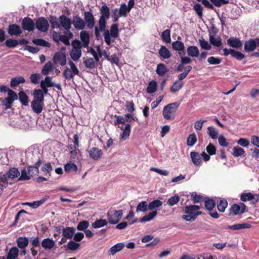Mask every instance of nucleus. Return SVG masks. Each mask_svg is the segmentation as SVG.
<instances>
[{"instance_id":"45","label":"nucleus","mask_w":259,"mask_h":259,"mask_svg":"<svg viewBox=\"0 0 259 259\" xmlns=\"http://www.w3.org/2000/svg\"><path fill=\"white\" fill-rule=\"evenodd\" d=\"M40 170L42 172V175L45 176L49 175L50 176V172L52 170V166L50 162H48L42 165Z\"/></svg>"},{"instance_id":"20","label":"nucleus","mask_w":259,"mask_h":259,"mask_svg":"<svg viewBox=\"0 0 259 259\" xmlns=\"http://www.w3.org/2000/svg\"><path fill=\"white\" fill-rule=\"evenodd\" d=\"M216 204L218 210H225L228 206V202L224 198L216 197Z\"/></svg>"},{"instance_id":"10","label":"nucleus","mask_w":259,"mask_h":259,"mask_svg":"<svg viewBox=\"0 0 259 259\" xmlns=\"http://www.w3.org/2000/svg\"><path fill=\"white\" fill-rule=\"evenodd\" d=\"M84 19L87 24V26L90 29H92L95 24V18L92 12H85L84 14Z\"/></svg>"},{"instance_id":"55","label":"nucleus","mask_w":259,"mask_h":259,"mask_svg":"<svg viewBox=\"0 0 259 259\" xmlns=\"http://www.w3.org/2000/svg\"><path fill=\"white\" fill-rule=\"evenodd\" d=\"M193 10L197 14L199 18H202L203 16V8L202 6L198 3L195 4L193 6Z\"/></svg>"},{"instance_id":"62","label":"nucleus","mask_w":259,"mask_h":259,"mask_svg":"<svg viewBox=\"0 0 259 259\" xmlns=\"http://www.w3.org/2000/svg\"><path fill=\"white\" fill-rule=\"evenodd\" d=\"M157 90V83L155 81H152L149 83L147 88V92L152 94L154 93Z\"/></svg>"},{"instance_id":"7","label":"nucleus","mask_w":259,"mask_h":259,"mask_svg":"<svg viewBox=\"0 0 259 259\" xmlns=\"http://www.w3.org/2000/svg\"><path fill=\"white\" fill-rule=\"evenodd\" d=\"M7 31L10 36H19L23 32L21 27L16 24H10L7 28Z\"/></svg>"},{"instance_id":"1","label":"nucleus","mask_w":259,"mask_h":259,"mask_svg":"<svg viewBox=\"0 0 259 259\" xmlns=\"http://www.w3.org/2000/svg\"><path fill=\"white\" fill-rule=\"evenodd\" d=\"M42 162V161L39 157L38 152L29 153L27 156V163H33L34 165L28 166L27 169H23L18 180L19 181H27L30 180L31 177L37 175L39 173V167Z\"/></svg>"},{"instance_id":"16","label":"nucleus","mask_w":259,"mask_h":259,"mask_svg":"<svg viewBox=\"0 0 259 259\" xmlns=\"http://www.w3.org/2000/svg\"><path fill=\"white\" fill-rule=\"evenodd\" d=\"M118 127L123 132L120 136V138L122 140H125L127 139L130 135L131 133V124L129 123L125 124V126L123 125L120 126L117 125Z\"/></svg>"},{"instance_id":"53","label":"nucleus","mask_w":259,"mask_h":259,"mask_svg":"<svg viewBox=\"0 0 259 259\" xmlns=\"http://www.w3.org/2000/svg\"><path fill=\"white\" fill-rule=\"evenodd\" d=\"M64 169L66 172H70L71 171L76 172L77 170V166L74 163H67L64 166Z\"/></svg>"},{"instance_id":"3","label":"nucleus","mask_w":259,"mask_h":259,"mask_svg":"<svg viewBox=\"0 0 259 259\" xmlns=\"http://www.w3.org/2000/svg\"><path fill=\"white\" fill-rule=\"evenodd\" d=\"M101 16L99 20V25L100 30L102 31H105L106 26V20L110 17V13L109 8L106 5H103L100 9Z\"/></svg>"},{"instance_id":"41","label":"nucleus","mask_w":259,"mask_h":259,"mask_svg":"<svg viewBox=\"0 0 259 259\" xmlns=\"http://www.w3.org/2000/svg\"><path fill=\"white\" fill-rule=\"evenodd\" d=\"M209 41L211 45L213 46L220 47L222 46V39L220 37L217 38L214 37L213 35H209Z\"/></svg>"},{"instance_id":"4","label":"nucleus","mask_w":259,"mask_h":259,"mask_svg":"<svg viewBox=\"0 0 259 259\" xmlns=\"http://www.w3.org/2000/svg\"><path fill=\"white\" fill-rule=\"evenodd\" d=\"M36 28L41 32L48 31L49 28V24L48 20L44 17H39L35 22Z\"/></svg>"},{"instance_id":"54","label":"nucleus","mask_w":259,"mask_h":259,"mask_svg":"<svg viewBox=\"0 0 259 259\" xmlns=\"http://www.w3.org/2000/svg\"><path fill=\"white\" fill-rule=\"evenodd\" d=\"M244 150L239 146L234 147L233 149L232 154L234 157H239L244 155Z\"/></svg>"},{"instance_id":"31","label":"nucleus","mask_w":259,"mask_h":259,"mask_svg":"<svg viewBox=\"0 0 259 259\" xmlns=\"http://www.w3.org/2000/svg\"><path fill=\"white\" fill-rule=\"evenodd\" d=\"M18 246L20 248H25L28 245L29 240L27 237H19L17 240Z\"/></svg>"},{"instance_id":"18","label":"nucleus","mask_w":259,"mask_h":259,"mask_svg":"<svg viewBox=\"0 0 259 259\" xmlns=\"http://www.w3.org/2000/svg\"><path fill=\"white\" fill-rule=\"evenodd\" d=\"M227 44L234 48H239L242 46V42L239 38L236 37H231L227 39Z\"/></svg>"},{"instance_id":"25","label":"nucleus","mask_w":259,"mask_h":259,"mask_svg":"<svg viewBox=\"0 0 259 259\" xmlns=\"http://www.w3.org/2000/svg\"><path fill=\"white\" fill-rule=\"evenodd\" d=\"M45 200L44 199H41L39 201H34L32 203L30 202H25V203H22L19 207L17 209H20V210H24L23 208L21 206V205H29L31 206L32 208H36L38 206H39L40 205L42 204Z\"/></svg>"},{"instance_id":"23","label":"nucleus","mask_w":259,"mask_h":259,"mask_svg":"<svg viewBox=\"0 0 259 259\" xmlns=\"http://www.w3.org/2000/svg\"><path fill=\"white\" fill-rule=\"evenodd\" d=\"M75 229L73 227L63 228L62 230L63 236L67 239H71L74 235Z\"/></svg>"},{"instance_id":"48","label":"nucleus","mask_w":259,"mask_h":259,"mask_svg":"<svg viewBox=\"0 0 259 259\" xmlns=\"http://www.w3.org/2000/svg\"><path fill=\"white\" fill-rule=\"evenodd\" d=\"M172 47L174 50L178 51H181L184 50L185 46L183 42L176 40L172 43Z\"/></svg>"},{"instance_id":"49","label":"nucleus","mask_w":259,"mask_h":259,"mask_svg":"<svg viewBox=\"0 0 259 259\" xmlns=\"http://www.w3.org/2000/svg\"><path fill=\"white\" fill-rule=\"evenodd\" d=\"M63 75L66 80H70L73 79L74 74L68 67H66L63 72Z\"/></svg>"},{"instance_id":"33","label":"nucleus","mask_w":259,"mask_h":259,"mask_svg":"<svg viewBox=\"0 0 259 259\" xmlns=\"http://www.w3.org/2000/svg\"><path fill=\"white\" fill-rule=\"evenodd\" d=\"M6 173L10 179H14L18 177V176L20 175V172L18 169L16 167L10 168L8 171H7Z\"/></svg>"},{"instance_id":"14","label":"nucleus","mask_w":259,"mask_h":259,"mask_svg":"<svg viewBox=\"0 0 259 259\" xmlns=\"http://www.w3.org/2000/svg\"><path fill=\"white\" fill-rule=\"evenodd\" d=\"M55 63H58L61 66H64L66 63V57L64 53L56 52L53 57Z\"/></svg>"},{"instance_id":"61","label":"nucleus","mask_w":259,"mask_h":259,"mask_svg":"<svg viewBox=\"0 0 259 259\" xmlns=\"http://www.w3.org/2000/svg\"><path fill=\"white\" fill-rule=\"evenodd\" d=\"M106 58L112 63H114L118 65L119 63V59L116 54H114L109 56L106 53H105Z\"/></svg>"},{"instance_id":"56","label":"nucleus","mask_w":259,"mask_h":259,"mask_svg":"<svg viewBox=\"0 0 259 259\" xmlns=\"http://www.w3.org/2000/svg\"><path fill=\"white\" fill-rule=\"evenodd\" d=\"M191 198L195 203L203 201L204 200V198L202 195L197 194L195 192L191 194Z\"/></svg>"},{"instance_id":"44","label":"nucleus","mask_w":259,"mask_h":259,"mask_svg":"<svg viewBox=\"0 0 259 259\" xmlns=\"http://www.w3.org/2000/svg\"><path fill=\"white\" fill-rule=\"evenodd\" d=\"M197 141L196 134L195 133L191 134L187 138V144L188 146L192 147L196 143Z\"/></svg>"},{"instance_id":"32","label":"nucleus","mask_w":259,"mask_h":259,"mask_svg":"<svg viewBox=\"0 0 259 259\" xmlns=\"http://www.w3.org/2000/svg\"><path fill=\"white\" fill-rule=\"evenodd\" d=\"M33 100L34 101L44 102V95L41 89H35L33 92Z\"/></svg>"},{"instance_id":"9","label":"nucleus","mask_w":259,"mask_h":259,"mask_svg":"<svg viewBox=\"0 0 259 259\" xmlns=\"http://www.w3.org/2000/svg\"><path fill=\"white\" fill-rule=\"evenodd\" d=\"M89 156L94 160H99L102 157L103 151L97 147H92L88 151Z\"/></svg>"},{"instance_id":"19","label":"nucleus","mask_w":259,"mask_h":259,"mask_svg":"<svg viewBox=\"0 0 259 259\" xmlns=\"http://www.w3.org/2000/svg\"><path fill=\"white\" fill-rule=\"evenodd\" d=\"M169 72V69L163 63H159L157 65L156 69L157 74L159 76H163Z\"/></svg>"},{"instance_id":"27","label":"nucleus","mask_w":259,"mask_h":259,"mask_svg":"<svg viewBox=\"0 0 259 259\" xmlns=\"http://www.w3.org/2000/svg\"><path fill=\"white\" fill-rule=\"evenodd\" d=\"M190 157L193 164L196 166H198L201 164V159L200 155L198 153L192 151L190 152Z\"/></svg>"},{"instance_id":"59","label":"nucleus","mask_w":259,"mask_h":259,"mask_svg":"<svg viewBox=\"0 0 259 259\" xmlns=\"http://www.w3.org/2000/svg\"><path fill=\"white\" fill-rule=\"evenodd\" d=\"M32 42L35 45H36L38 46H42V47H50V43L42 39H40V38L34 39L32 40Z\"/></svg>"},{"instance_id":"34","label":"nucleus","mask_w":259,"mask_h":259,"mask_svg":"<svg viewBox=\"0 0 259 259\" xmlns=\"http://www.w3.org/2000/svg\"><path fill=\"white\" fill-rule=\"evenodd\" d=\"M25 82V78L22 76L13 77L11 80L10 85L12 88L18 86L20 83H23Z\"/></svg>"},{"instance_id":"8","label":"nucleus","mask_w":259,"mask_h":259,"mask_svg":"<svg viewBox=\"0 0 259 259\" xmlns=\"http://www.w3.org/2000/svg\"><path fill=\"white\" fill-rule=\"evenodd\" d=\"M122 211H109L107 213L108 222L111 224H116L121 218Z\"/></svg>"},{"instance_id":"63","label":"nucleus","mask_w":259,"mask_h":259,"mask_svg":"<svg viewBox=\"0 0 259 259\" xmlns=\"http://www.w3.org/2000/svg\"><path fill=\"white\" fill-rule=\"evenodd\" d=\"M130 10L128 9L125 4H123L120 6L119 10V14L120 16L125 17L126 16L127 13L129 12Z\"/></svg>"},{"instance_id":"17","label":"nucleus","mask_w":259,"mask_h":259,"mask_svg":"<svg viewBox=\"0 0 259 259\" xmlns=\"http://www.w3.org/2000/svg\"><path fill=\"white\" fill-rule=\"evenodd\" d=\"M203 201L205 209L207 210H212L216 205V197L212 198L206 197Z\"/></svg>"},{"instance_id":"47","label":"nucleus","mask_w":259,"mask_h":259,"mask_svg":"<svg viewBox=\"0 0 259 259\" xmlns=\"http://www.w3.org/2000/svg\"><path fill=\"white\" fill-rule=\"evenodd\" d=\"M107 224V221L104 219L97 220L92 224V227L94 228H100L106 226Z\"/></svg>"},{"instance_id":"13","label":"nucleus","mask_w":259,"mask_h":259,"mask_svg":"<svg viewBox=\"0 0 259 259\" xmlns=\"http://www.w3.org/2000/svg\"><path fill=\"white\" fill-rule=\"evenodd\" d=\"M44 106V102L32 100L31 103V107L33 112L37 114L42 112Z\"/></svg>"},{"instance_id":"28","label":"nucleus","mask_w":259,"mask_h":259,"mask_svg":"<svg viewBox=\"0 0 259 259\" xmlns=\"http://www.w3.org/2000/svg\"><path fill=\"white\" fill-rule=\"evenodd\" d=\"M187 54L192 57H197L199 55L198 48L195 46H191L187 48Z\"/></svg>"},{"instance_id":"22","label":"nucleus","mask_w":259,"mask_h":259,"mask_svg":"<svg viewBox=\"0 0 259 259\" xmlns=\"http://www.w3.org/2000/svg\"><path fill=\"white\" fill-rule=\"evenodd\" d=\"M255 195L251 192L244 193L240 195V200L243 202L247 201H252V203L254 204L255 202Z\"/></svg>"},{"instance_id":"35","label":"nucleus","mask_w":259,"mask_h":259,"mask_svg":"<svg viewBox=\"0 0 259 259\" xmlns=\"http://www.w3.org/2000/svg\"><path fill=\"white\" fill-rule=\"evenodd\" d=\"M157 211L150 212L148 214L140 218L139 222L141 223H146L152 220L157 215Z\"/></svg>"},{"instance_id":"6","label":"nucleus","mask_w":259,"mask_h":259,"mask_svg":"<svg viewBox=\"0 0 259 259\" xmlns=\"http://www.w3.org/2000/svg\"><path fill=\"white\" fill-rule=\"evenodd\" d=\"M259 45V38L250 39L244 43V51L247 52H252Z\"/></svg>"},{"instance_id":"29","label":"nucleus","mask_w":259,"mask_h":259,"mask_svg":"<svg viewBox=\"0 0 259 259\" xmlns=\"http://www.w3.org/2000/svg\"><path fill=\"white\" fill-rule=\"evenodd\" d=\"M184 85L183 81L176 80L170 88V91L172 93H175L181 90Z\"/></svg>"},{"instance_id":"26","label":"nucleus","mask_w":259,"mask_h":259,"mask_svg":"<svg viewBox=\"0 0 259 259\" xmlns=\"http://www.w3.org/2000/svg\"><path fill=\"white\" fill-rule=\"evenodd\" d=\"M158 53L160 57L165 59L170 58L171 56L170 51L164 46L161 47L159 50Z\"/></svg>"},{"instance_id":"30","label":"nucleus","mask_w":259,"mask_h":259,"mask_svg":"<svg viewBox=\"0 0 259 259\" xmlns=\"http://www.w3.org/2000/svg\"><path fill=\"white\" fill-rule=\"evenodd\" d=\"M8 176L7 173L0 175V189L2 190L8 186V180L10 179Z\"/></svg>"},{"instance_id":"46","label":"nucleus","mask_w":259,"mask_h":259,"mask_svg":"<svg viewBox=\"0 0 259 259\" xmlns=\"http://www.w3.org/2000/svg\"><path fill=\"white\" fill-rule=\"evenodd\" d=\"M118 26L117 24H113L110 27V34L111 37L116 38L118 36Z\"/></svg>"},{"instance_id":"37","label":"nucleus","mask_w":259,"mask_h":259,"mask_svg":"<svg viewBox=\"0 0 259 259\" xmlns=\"http://www.w3.org/2000/svg\"><path fill=\"white\" fill-rule=\"evenodd\" d=\"M207 134L212 139H216L219 135L218 131L213 126L207 127Z\"/></svg>"},{"instance_id":"40","label":"nucleus","mask_w":259,"mask_h":259,"mask_svg":"<svg viewBox=\"0 0 259 259\" xmlns=\"http://www.w3.org/2000/svg\"><path fill=\"white\" fill-rule=\"evenodd\" d=\"M19 99L21 104L24 106L28 105V97L24 91H20L19 93Z\"/></svg>"},{"instance_id":"57","label":"nucleus","mask_w":259,"mask_h":259,"mask_svg":"<svg viewBox=\"0 0 259 259\" xmlns=\"http://www.w3.org/2000/svg\"><path fill=\"white\" fill-rule=\"evenodd\" d=\"M83 63L87 68L93 69L95 67V62L92 58H87Z\"/></svg>"},{"instance_id":"52","label":"nucleus","mask_w":259,"mask_h":259,"mask_svg":"<svg viewBox=\"0 0 259 259\" xmlns=\"http://www.w3.org/2000/svg\"><path fill=\"white\" fill-rule=\"evenodd\" d=\"M162 202L158 200H154L151 202L148 205V209L150 210H153L154 209L159 207L162 205Z\"/></svg>"},{"instance_id":"42","label":"nucleus","mask_w":259,"mask_h":259,"mask_svg":"<svg viewBox=\"0 0 259 259\" xmlns=\"http://www.w3.org/2000/svg\"><path fill=\"white\" fill-rule=\"evenodd\" d=\"M162 40L166 43L169 44L171 42L170 30L169 29H165L161 35Z\"/></svg>"},{"instance_id":"5","label":"nucleus","mask_w":259,"mask_h":259,"mask_svg":"<svg viewBox=\"0 0 259 259\" xmlns=\"http://www.w3.org/2000/svg\"><path fill=\"white\" fill-rule=\"evenodd\" d=\"M22 27L23 30L28 31H33L35 28V23L33 20L28 17H25L21 23Z\"/></svg>"},{"instance_id":"21","label":"nucleus","mask_w":259,"mask_h":259,"mask_svg":"<svg viewBox=\"0 0 259 259\" xmlns=\"http://www.w3.org/2000/svg\"><path fill=\"white\" fill-rule=\"evenodd\" d=\"M80 39L82 42V47L87 48L90 44V36L86 31H81L80 33Z\"/></svg>"},{"instance_id":"60","label":"nucleus","mask_w":259,"mask_h":259,"mask_svg":"<svg viewBox=\"0 0 259 259\" xmlns=\"http://www.w3.org/2000/svg\"><path fill=\"white\" fill-rule=\"evenodd\" d=\"M5 45L8 48H14L18 46V40L14 39H7L5 41Z\"/></svg>"},{"instance_id":"50","label":"nucleus","mask_w":259,"mask_h":259,"mask_svg":"<svg viewBox=\"0 0 259 259\" xmlns=\"http://www.w3.org/2000/svg\"><path fill=\"white\" fill-rule=\"evenodd\" d=\"M49 21L51 24L52 28H60L59 19L58 20L56 16H50Z\"/></svg>"},{"instance_id":"58","label":"nucleus","mask_w":259,"mask_h":259,"mask_svg":"<svg viewBox=\"0 0 259 259\" xmlns=\"http://www.w3.org/2000/svg\"><path fill=\"white\" fill-rule=\"evenodd\" d=\"M89 221L83 220L80 221L77 226V229L79 231H85L89 226Z\"/></svg>"},{"instance_id":"24","label":"nucleus","mask_w":259,"mask_h":259,"mask_svg":"<svg viewBox=\"0 0 259 259\" xmlns=\"http://www.w3.org/2000/svg\"><path fill=\"white\" fill-rule=\"evenodd\" d=\"M55 245V241L49 238L44 239L41 242V246L45 249H51L54 247Z\"/></svg>"},{"instance_id":"51","label":"nucleus","mask_w":259,"mask_h":259,"mask_svg":"<svg viewBox=\"0 0 259 259\" xmlns=\"http://www.w3.org/2000/svg\"><path fill=\"white\" fill-rule=\"evenodd\" d=\"M53 63H52V62L49 61V62H47L45 65V66H44V67L42 68V69L41 70L42 74L44 75H47L49 74V72L50 71H51L52 70H53Z\"/></svg>"},{"instance_id":"39","label":"nucleus","mask_w":259,"mask_h":259,"mask_svg":"<svg viewBox=\"0 0 259 259\" xmlns=\"http://www.w3.org/2000/svg\"><path fill=\"white\" fill-rule=\"evenodd\" d=\"M19 250L16 247H12L7 254V259H16L18 256Z\"/></svg>"},{"instance_id":"43","label":"nucleus","mask_w":259,"mask_h":259,"mask_svg":"<svg viewBox=\"0 0 259 259\" xmlns=\"http://www.w3.org/2000/svg\"><path fill=\"white\" fill-rule=\"evenodd\" d=\"M251 227V225L247 224V223H243V224H238L231 226H229L228 228L230 229H232L234 230H240L241 229L244 228H250Z\"/></svg>"},{"instance_id":"38","label":"nucleus","mask_w":259,"mask_h":259,"mask_svg":"<svg viewBox=\"0 0 259 259\" xmlns=\"http://www.w3.org/2000/svg\"><path fill=\"white\" fill-rule=\"evenodd\" d=\"M70 55L73 61H77L81 56V50L72 49L70 53Z\"/></svg>"},{"instance_id":"12","label":"nucleus","mask_w":259,"mask_h":259,"mask_svg":"<svg viewBox=\"0 0 259 259\" xmlns=\"http://www.w3.org/2000/svg\"><path fill=\"white\" fill-rule=\"evenodd\" d=\"M74 27L78 30H83L85 27V22L78 16L73 17L72 22Z\"/></svg>"},{"instance_id":"2","label":"nucleus","mask_w":259,"mask_h":259,"mask_svg":"<svg viewBox=\"0 0 259 259\" xmlns=\"http://www.w3.org/2000/svg\"><path fill=\"white\" fill-rule=\"evenodd\" d=\"M180 106L179 102H174L166 105L162 111L164 118L166 120H173L175 114Z\"/></svg>"},{"instance_id":"11","label":"nucleus","mask_w":259,"mask_h":259,"mask_svg":"<svg viewBox=\"0 0 259 259\" xmlns=\"http://www.w3.org/2000/svg\"><path fill=\"white\" fill-rule=\"evenodd\" d=\"M71 20L65 15H62L59 17L60 26H61L67 31L71 27Z\"/></svg>"},{"instance_id":"36","label":"nucleus","mask_w":259,"mask_h":259,"mask_svg":"<svg viewBox=\"0 0 259 259\" xmlns=\"http://www.w3.org/2000/svg\"><path fill=\"white\" fill-rule=\"evenodd\" d=\"M125 245L123 243H118L111 247L109 251L110 252V253L112 255H114L117 252H118L120 250H121L123 247H124Z\"/></svg>"},{"instance_id":"64","label":"nucleus","mask_w":259,"mask_h":259,"mask_svg":"<svg viewBox=\"0 0 259 259\" xmlns=\"http://www.w3.org/2000/svg\"><path fill=\"white\" fill-rule=\"evenodd\" d=\"M231 56L238 60H241L245 58V55L243 53L235 50L231 51Z\"/></svg>"},{"instance_id":"15","label":"nucleus","mask_w":259,"mask_h":259,"mask_svg":"<svg viewBox=\"0 0 259 259\" xmlns=\"http://www.w3.org/2000/svg\"><path fill=\"white\" fill-rule=\"evenodd\" d=\"M186 214H184L182 216V219L184 220L189 221H194L197 218V216L202 213V211H185Z\"/></svg>"}]
</instances>
